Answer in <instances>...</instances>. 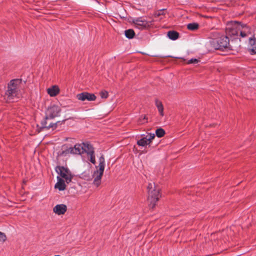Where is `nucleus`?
Masks as SVG:
<instances>
[{
    "label": "nucleus",
    "mask_w": 256,
    "mask_h": 256,
    "mask_svg": "<svg viewBox=\"0 0 256 256\" xmlns=\"http://www.w3.org/2000/svg\"><path fill=\"white\" fill-rule=\"evenodd\" d=\"M6 236L3 232H0V242H4L6 240Z\"/></svg>",
    "instance_id": "24"
},
{
    "label": "nucleus",
    "mask_w": 256,
    "mask_h": 256,
    "mask_svg": "<svg viewBox=\"0 0 256 256\" xmlns=\"http://www.w3.org/2000/svg\"><path fill=\"white\" fill-rule=\"evenodd\" d=\"M124 34L129 39L132 38L135 35V32L134 30L132 29H128L124 31Z\"/></svg>",
    "instance_id": "20"
},
{
    "label": "nucleus",
    "mask_w": 256,
    "mask_h": 256,
    "mask_svg": "<svg viewBox=\"0 0 256 256\" xmlns=\"http://www.w3.org/2000/svg\"><path fill=\"white\" fill-rule=\"evenodd\" d=\"M51 119L52 118H46V116L45 118L41 122L42 128H46L47 130L50 128L53 130L55 129L56 128L57 124L58 122L56 123L50 122V124H48V120Z\"/></svg>",
    "instance_id": "12"
},
{
    "label": "nucleus",
    "mask_w": 256,
    "mask_h": 256,
    "mask_svg": "<svg viewBox=\"0 0 256 256\" xmlns=\"http://www.w3.org/2000/svg\"><path fill=\"white\" fill-rule=\"evenodd\" d=\"M156 105L158 109V110L160 116H164V108L162 102L159 101L158 100H156Z\"/></svg>",
    "instance_id": "19"
},
{
    "label": "nucleus",
    "mask_w": 256,
    "mask_h": 256,
    "mask_svg": "<svg viewBox=\"0 0 256 256\" xmlns=\"http://www.w3.org/2000/svg\"><path fill=\"white\" fill-rule=\"evenodd\" d=\"M99 164L96 166V170L94 172L93 176L94 178V184L96 186H100L101 183L102 177L103 175L105 168V160L103 155L99 158Z\"/></svg>",
    "instance_id": "4"
},
{
    "label": "nucleus",
    "mask_w": 256,
    "mask_h": 256,
    "mask_svg": "<svg viewBox=\"0 0 256 256\" xmlns=\"http://www.w3.org/2000/svg\"><path fill=\"white\" fill-rule=\"evenodd\" d=\"M108 92L106 90H102L100 92V96L102 98H106L108 97Z\"/></svg>",
    "instance_id": "23"
},
{
    "label": "nucleus",
    "mask_w": 256,
    "mask_h": 256,
    "mask_svg": "<svg viewBox=\"0 0 256 256\" xmlns=\"http://www.w3.org/2000/svg\"><path fill=\"white\" fill-rule=\"evenodd\" d=\"M76 98L81 101H94L96 100V96L93 94L83 92L76 95Z\"/></svg>",
    "instance_id": "9"
},
{
    "label": "nucleus",
    "mask_w": 256,
    "mask_h": 256,
    "mask_svg": "<svg viewBox=\"0 0 256 256\" xmlns=\"http://www.w3.org/2000/svg\"><path fill=\"white\" fill-rule=\"evenodd\" d=\"M56 172L63 180H64L67 184L70 183L72 181L73 176L70 170L63 166H57L55 168Z\"/></svg>",
    "instance_id": "6"
},
{
    "label": "nucleus",
    "mask_w": 256,
    "mask_h": 256,
    "mask_svg": "<svg viewBox=\"0 0 256 256\" xmlns=\"http://www.w3.org/2000/svg\"><path fill=\"white\" fill-rule=\"evenodd\" d=\"M66 210L67 207L64 204H57L53 208L54 212L58 215L64 214Z\"/></svg>",
    "instance_id": "13"
},
{
    "label": "nucleus",
    "mask_w": 256,
    "mask_h": 256,
    "mask_svg": "<svg viewBox=\"0 0 256 256\" xmlns=\"http://www.w3.org/2000/svg\"><path fill=\"white\" fill-rule=\"evenodd\" d=\"M200 62V60L196 58H192L188 62V64H198Z\"/></svg>",
    "instance_id": "25"
},
{
    "label": "nucleus",
    "mask_w": 256,
    "mask_h": 256,
    "mask_svg": "<svg viewBox=\"0 0 256 256\" xmlns=\"http://www.w3.org/2000/svg\"><path fill=\"white\" fill-rule=\"evenodd\" d=\"M243 24L238 23V22H231L228 23L226 27V34L228 36H238L239 31L243 28Z\"/></svg>",
    "instance_id": "5"
},
{
    "label": "nucleus",
    "mask_w": 256,
    "mask_h": 256,
    "mask_svg": "<svg viewBox=\"0 0 256 256\" xmlns=\"http://www.w3.org/2000/svg\"><path fill=\"white\" fill-rule=\"evenodd\" d=\"M249 44L250 45V48H249V50L251 54H256V38H250L249 39Z\"/></svg>",
    "instance_id": "15"
},
{
    "label": "nucleus",
    "mask_w": 256,
    "mask_h": 256,
    "mask_svg": "<svg viewBox=\"0 0 256 256\" xmlns=\"http://www.w3.org/2000/svg\"><path fill=\"white\" fill-rule=\"evenodd\" d=\"M147 188L148 190V200L149 202V207L150 208H154L156 202L161 196L160 194V189L153 182L148 184Z\"/></svg>",
    "instance_id": "2"
},
{
    "label": "nucleus",
    "mask_w": 256,
    "mask_h": 256,
    "mask_svg": "<svg viewBox=\"0 0 256 256\" xmlns=\"http://www.w3.org/2000/svg\"><path fill=\"white\" fill-rule=\"evenodd\" d=\"M58 182L55 184V188L59 190H64L66 189V185L65 180L62 178L60 176H57Z\"/></svg>",
    "instance_id": "14"
},
{
    "label": "nucleus",
    "mask_w": 256,
    "mask_h": 256,
    "mask_svg": "<svg viewBox=\"0 0 256 256\" xmlns=\"http://www.w3.org/2000/svg\"><path fill=\"white\" fill-rule=\"evenodd\" d=\"M21 82V80L14 79L10 80L8 84V90L6 92V100L12 102L18 94V86Z\"/></svg>",
    "instance_id": "3"
},
{
    "label": "nucleus",
    "mask_w": 256,
    "mask_h": 256,
    "mask_svg": "<svg viewBox=\"0 0 256 256\" xmlns=\"http://www.w3.org/2000/svg\"><path fill=\"white\" fill-rule=\"evenodd\" d=\"M48 93L51 96H56L60 92V89L57 86H53L50 88H48L47 90Z\"/></svg>",
    "instance_id": "16"
},
{
    "label": "nucleus",
    "mask_w": 256,
    "mask_h": 256,
    "mask_svg": "<svg viewBox=\"0 0 256 256\" xmlns=\"http://www.w3.org/2000/svg\"><path fill=\"white\" fill-rule=\"evenodd\" d=\"M212 43L215 49L222 50L228 47L230 40L227 35L222 36L218 38L213 40Z\"/></svg>",
    "instance_id": "7"
},
{
    "label": "nucleus",
    "mask_w": 256,
    "mask_h": 256,
    "mask_svg": "<svg viewBox=\"0 0 256 256\" xmlns=\"http://www.w3.org/2000/svg\"><path fill=\"white\" fill-rule=\"evenodd\" d=\"M156 134L158 137L161 138L164 135L165 132L162 128H160L156 130Z\"/></svg>",
    "instance_id": "22"
},
{
    "label": "nucleus",
    "mask_w": 256,
    "mask_h": 256,
    "mask_svg": "<svg viewBox=\"0 0 256 256\" xmlns=\"http://www.w3.org/2000/svg\"><path fill=\"white\" fill-rule=\"evenodd\" d=\"M132 22L134 24L136 28L138 29H144L149 26L148 22L144 20H142V18L134 19L132 20Z\"/></svg>",
    "instance_id": "10"
},
{
    "label": "nucleus",
    "mask_w": 256,
    "mask_h": 256,
    "mask_svg": "<svg viewBox=\"0 0 256 256\" xmlns=\"http://www.w3.org/2000/svg\"><path fill=\"white\" fill-rule=\"evenodd\" d=\"M199 24L198 23H190L187 25V28L190 30H195L198 29Z\"/></svg>",
    "instance_id": "21"
},
{
    "label": "nucleus",
    "mask_w": 256,
    "mask_h": 256,
    "mask_svg": "<svg viewBox=\"0 0 256 256\" xmlns=\"http://www.w3.org/2000/svg\"><path fill=\"white\" fill-rule=\"evenodd\" d=\"M155 138L154 134H150L146 136V137L142 138L140 140H138L137 144L140 146H145L150 144L152 140Z\"/></svg>",
    "instance_id": "11"
},
{
    "label": "nucleus",
    "mask_w": 256,
    "mask_h": 256,
    "mask_svg": "<svg viewBox=\"0 0 256 256\" xmlns=\"http://www.w3.org/2000/svg\"><path fill=\"white\" fill-rule=\"evenodd\" d=\"M59 256V255H56V256Z\"/></svg>",
    "instance_id": "27"
},
{
    "label": "nucleus",
    "mask_w": 256,
    "mask_h": 256,
    "mask_svg": "<svg viewBox=\"0 0 256 256\" xmlns=\"http://www.w3.org/2000/svg\"><path fill=\"white\" fill-rule=\"evenodd\" d=\"M61 109L60 106L54 105L48 108L46 112V118H54L60 116Z\"/></svg>",
    "instance_id": "8"
},
{
    "label": "nucleus",
    "mask_w": 256,
    "mask_h": 256,
    "mask_svg": "<svg viewBox=\"0 0 256 256\" xmlns=\"http://www.w3.org/2000/svg\"><path fill=\"white\" fill-rule=\"evenodd\" d=\"M86 153L88 158L93 164H96L95 156L94 150L92 146L88 143H82V144H76L74 148L70 147L65 150H62L59 154L61 156H66L67 154H80L83 153Z\"/></svg>",
    "instance_id": "1"
},
{
    "label": "nucleus",
    "mask_w": 256,
    "mask_h": 256,
    "mask_svg": "<svg viewBox=\"0 0 256 256\" xmlns=\"http://www.w3.org/2000/svg\"><path fill=\"white\" fill-rule=\"evenodd\" d=\"M144 120H147V118L146 116H142L139 118L138 122L140 123L143 124L144 122H143Z\"/></svg>",
    "instance_id": "26"
},
{
    "label": "nucleus",
    "mask_w": 256,
    "mask_h": 256,
    "mask_svg": "<svg viewBox=\"0 0 256 256\" xmlns=\"http://www.w3.org/2000/svg\"><path fill=\"white\" fill-rule=\"evenodd\" d=\"M167 35L170 39L174 40L178 38L179 34L176 31L172 30L169 31Z\"/></svg>",
    "instance_id": "17"
},
{
    "label": "nucleus",
    "mask_w": 256,
    "mask_h": 256,
    "mask_svg": "<svg viewBox=\"0 0 256 256\" xmlns=\"http://www.w3.org/2000/svg\"><path fill=\"white\" fill-rule=\"evenodd\" d=\"M243 28H241V30L239 31V33L242 38H244L246 36L247 32H249L250 29L246 24H243Z\"/></svg>",
    "instance_id": "18"
}]
</instances>
